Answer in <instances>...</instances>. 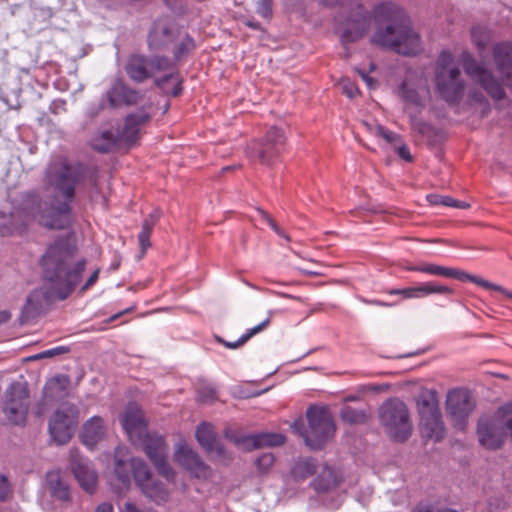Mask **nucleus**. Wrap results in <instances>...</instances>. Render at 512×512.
<instances>
[{
	"instance_id": "e433bc0d",
	"label": "nucleus",
	"mask_w": 512,
	"mask_h": 512,
	"mask_svg": "<svg viewBox=\"0 0 512 512\" xmlns=\"http://www.w3.org/2000/svg\"><path fill=\"white\" fill-rule=\"evenodd\" d=\"M412 270L449 278L451 267L441 266L437 264H424L421 266L414 267L412 268Z\"/></svg>"
},
{
	"instance_id": "13d9d810",
	"label": "nucleus",
	"mask_w": 512,
	"mask_h": 512,
	"mask_svg": "<svg viewBox=\"0 0 512 512\" xmlns=\"http://www.w3.org/2000/svg\"><path fill=\"white\" fill-rule=\"evenodd\" d=\"M279 236L285 237L287 240H289V237L284 234V232L279 228V226L276 224V222L273 219H268L267 223Z\"/></svg>"
},
{
	"instance_id": "f3484780",
	"label": "nucleus",
	"mask_w": 512,
	"mask_h": 512,
	"mask_svg": "<svg viewBox=\"0 0 512 512\" xmlns=\"http://www.w3.org/2000/svg\"><path fill=\"white\" fill-rule=\"evenodd\" d=\"M70 458L73 473L79 484L85 491L92 493L97 484L95 470L90 466L89 461L80 457L77 449L70 450Z\"/></svg>"
},
{
	"instance_id": "423d86ee",
	"label": "nucleus",
	"mask_w": 512,
	"mask_h": 512,
	"mask_svg": "<svg viewBox=\"0 0 512 512\" xmlns=\"http://www.w3.org/2000/svg\"><path fill=\"white\" fill-rule=\"evenodd\" d=\"M434 82L437 95L449 104H458L464 96L465 82L453 54L443 50L435 64Z\"/></svg>"
},
{
	"instance_id": "a211bd4d",
	"label": "nucleus",
	"mask_w": 512,
	"mask_h": 512,
	"mask_svg": "<svg viewBox=\"0 0 512 512\" xmlns=\"http://www.w3.org/2000/svg\"><path fill=\"white\" fill-rule=\"evenodd\" d=\"M454 290L447 286L435 282H424L415 287L404 289H392L389 291L391 295H401L405 299H419L432 294L450 296Z\"/></svg>"
},
{
	"instance_id": "b1692460",
	"label": "nucleus",
	"mask_w": 512,
	"mask_h": 512,
	"mask_svg": "<svg viewBox=\"0 0 512 512\" xmlns=\"http://www.w3.org/2000/svg\"><path fill=\"white\" fill-rule=\"evenodd\" d=\"M172 39V27L168 20L160 19L154 22L149 35L148 45L151 49H159Z\"/></svg>"
},
{
	"instance_id": "6e6d98bb",
	"label": "nucleus",
	"mask_w": 512,
	"mask_h": 512,
	"mask_svg": "<svg viewBox=\"0 0 512 512\" xmlns=\"http://www.w3.org/2000/svg\"><path fill=\"white\" fill-rule=\"evenodd\" d=\"M383 139H385L387 142L393 143L396 142L399 139V136L391 131L384 130V133L380 136Z\"/></svg>"
},
{
	"instance_id": "f257e3e1",
	"label": "nucleus",
	"mask_w": 512,
	"mask_h": 512,
	"mask_svg": "<svg viewBox=\"0 0 512 512\" xmlns=\"http://www.w3.org/2000/svg\"><path fill=\"white\" fill-rule=\"evenodd\" d=\"M46 288L34 290L27 298L25 313L32 316L49 302L65 299L80 282L85 260L75 258V248L66 241L49 246L42 257Z\"/></svg>"
},
{
	"instance_id": "473e14b6",
	"label": "nucleus",
	"mask_w": 512,
	"mask_h": 512,
	"mask_svg": "<svg viewBox=\"0 0 512 512\" xmlns=\"http://www.w3.org/2000/svg\"><path fill=\"white\" fill-rule=\"evenodd\" d=\"M118 141V136L115 137L112 132H103L100 136L94 137L91 141L92 147L99 152H108L111 150Z\"/></svg>"
},
{
	"instance_id": "603ef678",
	"label": "nucleus",
	"mask_w": 512,
	"mask_h": 512,
	"mask_svg": "<svg viewBox=\"0 0 512 512\" xmlns=\"http://www.w3.org/2000/svg\"><path fill=\"white\" fill-rule=\"evenodd\" d=\"M398 155L406 160V161H412V156L410 154V151L407 146L402 145L398 148Z\"/></svg>"
},
{
	"instance_id": "6ab92c4d",
	"label": "nucleus",
	"mask_w": 512,
	"mask_h": 512,
	"mask_svg": "<svg viewBox=\"0 0 512 512\" xmlns=\"http://www.w3.org/2000/svg\"><path fill=\"white\" fill-rule=\"evenodd\" d=\"M149 114L143 110H137L135 113L126 117L122 130L117 134L119 143L126 145L134 144L138 137L141 128L149 121Z\"/></svg>"
},
{
	"instance_id": "5fc2aeb1",
	"label": "nucleus",
	"mask_w": 512,
	"mask_h": 512,
	"mask_svg": "<svg viewBox=\"0 0 512 512\" xmlns=\"http://www.w3.org/2000/svg\"><path fill=\"white\" fill-rule=\"evenodd\" d=\"M360 76L362 77L363 81L367 84V86L370 89H374L377 86V82L374 78L369 77L367 74H365L362 71H359Z\"/></svg>"
},
{
	"instance_id": "8fccbe9b",
	"label": "nucleus",
	"mask_w": 512,
	"mask_h": 512,
	"mask_svg": "<svg viewBox=\"0 0 512 512\" xmlns=\"http://www.w3.org/2000/svg\"><path fill=\"white\" fill-rule=\"evenodd\" d=\"M9 493L10 485L7 478L3 475H0V501L5 500Z\"/></svg>"
},
{
	"instance_id": "aec40b11",
	"label": "nucleus",
	"mask_w": 512,
	"mask_h": 512,
	"mask_svg": "<svg viewBox=\"0 0 512 512\" xmlns=\"http://www.w3.org/2000/svg\"><path fill=\"white\" fill-rule=\"evenodd\" d=\"M284 442L285 437L277 433H264L234 439V443L243 450H252L264 446H278Z\"/></svg>"
},
{
	"instance_id": "4468645a",
	"label": "nucleus",
	"mask_w": 512,
	"mask_h": 512,
	"mask_svg": "<svg viewBox=\"0 0 512 512\" xmlns=\"http://www.w3.org/2000/svg\"><path fill=\"white\" fill-rule=\"evenodd\" d=\"M29 406L28 390L21 384H12L7 391L4 412L14 424L21 425L26 421Z\"/></svg>"
},
{
	"instance_id": "4c0bfd02",
	"label": "nucleus",
	"mask_w": 512,
	"mask_h": 512,
	"mask_svg": "<svg viewBox=\"0 0 512 512\" xmlns=\"http://www.w3.org/2000/svg\"><path fill=\"white\" fill-rule=\"evenodd\" d=\"M471 37L473 43L482 49L490 40V32L486 27L474 26L471 30Z\"/></svg>"
},
{
	"instance_id": "412c9836",
	"label": "nucleus",
	"mask_w": 512,
	"mask_h": 512,
	"mask_svg": "<svg viewBox=\"0 0 512 512\" xmlns=\"http://www.w3.org/2000/svg\"><path fill=\"white\" fill-rule=\"evenodd\" d=\"M106 433L104 421L99 416H93L87 420L82 428L81 438L84 445L93 448L99 441H101Z\"/></svg>"
},
{
	"instance_id": "0eeeda50",
	"label": "nucleus",
	"mask_w": 512,
	"mask_h": 512,
	"mask_svg": "<svg viewBox=\"0 0 512 512\" xmlns=\"http://www.w3.org/2000/svg\"><path fill=\"white\" fill-rule=\"evenodd\" d=\"M307 428L302 429V423L294 422L292 428L298 432L305 444L311 449H321L335 434V424L331 415L321 408L310 407L306 412Z\"/></svg>"
},
{
	"instance_id": "58836bf2",
	"label": "nucleus",
	"mask_w": 512,
	"mask_h": 512,
	"mask_svg": "<svg viewBox=\"0 0 512 512\" xmlns=\"http://www.w3.org/2000/svg\"><path fill=\"white\" fill-rule=\"evenodd\" d=\"M153 231V221H144L142 230L138 235V241L142 252H145L150 247V235Z\"/></svg>"
},
{
	"instance_id": "9d476101",
	"label": "nucleus",
	"mask_w": 512,
	"mask_h": 512,
	"mask_svg": "<svg viewBox=\"0 0 512 512\" xmlns=\"http://www.w3.org/2000/svg\"><path fill=\"white\" fill-rule=\"evenodd\" d=\"M78 424V411L72 405H63L49 418L48 430L57 445H64L72 438Z\"/></svg>"
},
{
	"instance_id": "4be33fe9",
	"label": "nucleus",
	"mask_w": 512,
	"mask_h": 512,
	"mask_svg": "<svg viewBox=\"0 0 512 512\" xmlns=\"http://www.w3.org/2000/svg\"><path fill=\"white\" fill-rule=\"evenodd\" d=\"M196 439L200 446L208 453L217 456L224 455V449L216 438L213 427L208 423H202L196 430Z\"/></svg>"
},
{
	"instance_id": "a878e982",
	"label": "nucleus",
	"mask_w": 512,
	"mask_h": 512,
	"mask_svg": "<svg viewBox=\"0 0 512 512\" xmlns=\"http://www.w3.org/2000/svg\"><path fill=\"white\" fill-rule=\"evenodd\" d=\"M419 417L440 412L437 392L431 389H422L416 398Z\"/></svg>"
},
{
	"instance_id": "680f3d73",
	"label": "nucleus",
	"mask_w": 512,
	"mask_h": 512,
	"mask_svg": "<svg viewBox=\"0 0 512 512\" xmlns=\"http://www.w3.org/2000/svg\"><path fill=\"white\" fill-rule=\"evenodd\" d=\"M368 128L373 134L379 137L382 135V133H384L385 130V128L379 124H376L374 126L369 125Z\"/></svg>"
},
{
	"instance_id": "c03bdc74",
	"label": "nucleus",
	"mask_w": 512,
	"mask_h": 512,
	"mask_svg": "<svg viewBox=\"0 0 512 512\" xmlns=\"http://www.w3.org/2000/svg\"><path fill=\"white\" fill-rule=\"evenodd\" d=\"M194 47V41L190 37L186 36L179 44L175 52V57L177 59H180L181 57L189 53L192 49H194Z\"/></svg>"
},
{
	"instance_id": "ea45409f",
	"label": "nucleus",
	"mask_w": 512,
	"mask_h": 512,
	"mask_svg": "<svg viewBox=\"0 0 512 512\" xmlns=\"http://www.w3.org/2000/svg\"><path fill=\"white\" fill-rule=\"evenodd\" d=\"M263 139L267 142H270L271 144H274L280 149L283 147L285 143L284 132L277 127H271L267 131Z\"/></svg>"
},
{
	"instance_id": "7c9ffc66",
	"label": "nucleus",
	"mask_w": 512,
	"mask_h": 512,
	"mask_svg": "<svg viewBox=\"0 0 512 512\" xmlns=\"http://www.w3.org/2000/svg\"><path fill=\"white\" fill-rule=\"evenodd\" d=\"M121 452V449L116 450L114 460V474L121 485L120 488L127 489L131 483L130 473H132V471L131 467H129V461H124L120 458Z\"/></svg>"
},
{
	"instance_id": "c9c22d12",
	"label": "nucleus",
	"mask_w": 512,
	"mask_h": 512,
	"mask_svg": "<svg viewBox=\"0 0 512 512\" xmlns=\"http://www.w3.org/2000/svg\"><path fill=\"white\" fill-rule=\"evenodd\" d=\"M340 416L344 422L349 424L364 423L368 418L364 410L354 409L350 406L344 407L341 410Z\"/></svg>"
},
{
	"instance_id": "9b49d317",
	"label": "nucleus",
	"mask_w": 512,
	"mask_h": 512,
	"mask_svg": "<svg viewBox=\"0 0 512 512\" xmlns=\"http://www.w3.org/2000/svg\"><path fill=\"white\" fill-rule=\"evenodd\" d=\"M342 7L349 10L351 15L341 25V39L344 43H350L363 37L370 25V16L363 10V3L359 0H343Z\"/></svg>"
},
{
	"instance_id": "6e6552de",
	"label": "nucleus",
	"mask_w": 512,
	"mask_h": 512,
	"mask_svg": "<svg viewBox=\"0 0 512 512\" xmlns=\"http://www.w3.org/2000/svg\"><path fill=\"white\" fill-rule=\"evenodd\" d=\"M380 421L387 434L395 441L407 440L413 430L406 404L399 399H391L380 407Z\"/></svg>"
},
{
	"instance_id": "37998d69",
	"label": "nucleus",
	"mask_w": 512,
	"mask_h": 512,
	"mask_svg": "<svg viewBox=\"0 0 512 512\" xmlns=\"http://www.w3.org/2000/svg\"><path fill=\"white\" fill-rule=\"evenodd\" d=\"M171 62L166 58H153L149 60L151 75L169 69Z\"/></svg>"
},
{
	"instance_id": "69168bd1",
	"label": "nucleus",
	"mask_w": 512,
	"mask_h": 512,
	"mask_svg": "<svg viewBox=\"0 0 512 512\" xmlns=\"http://www.w3.org/2000/svg\"><path fill=\"white\" fill-rule=\"evenodd\" d=\"M172 73H170L169 75L165 76L163 79H157L156 80V83L158 86L160 87H163L165 82L168 80V79H172Z\"/></svg>"
},
{
	"instance_id": "5701e85b",
	"label": "nucleus",
	"mask_w": 512,
	"mask_h": 512,
	"mask_svg": "<svg viewBox=\"0 0 512 512\" xmlns=\"http://www.w3.org/2000/svg\"><path fill=\"white\" fill-rule=\"evenodd\" d=\"M420 432L423 437L440 441L445 435V425L442 421L441 411L420 418Z\"/></svg>"
},
{
	"instance_id": "39448f33",
	"label": "nucleus",
	"mask_w": 512,
	"mask_h": 512,
	"mask_svg": "<svg viewBox=\"0 0 512 512\" xmlns=\"http://www.w3.org/2000/svg\"><path fill=\"white\" fill-rule=\"evenodd\" d=\"M493 60L501 80L496 79L491 71L469 54L463 56V68L474 83L480 85L487 94L498 100L504 96L503 82L512 89V44L499 43L495 45Z\"/></svg>"
},
{
	"instance_id": "4d7b16f0",
	"label": "nucleus",
	"mask_w": 512,
	"mask_h": 512,
	"mask_svg": "<svg viewBox=\"0 0 512 512\" xmlns=\"http://www.w3.org/2000/svg\"><path fill=\"white\" fill-rule=\"evenodd\" d=\"M98 275H99V270H95L91 275L90 277L87 279L86 283L84 284V286L82 287L83 290H86L88 289L89 287H91L98 279Z\"/></svg>"
},
{
	"instance_id": "ddd939ff",
	"label": "nucleus",
	"mask_w": 512,
	"mask_h": 512,
	"mask_svg": "<svg viewBox=\"0 0 512 512\" xmlns=\"http://www.w3.org/2000/svg\"><path fill=\"white\" fill-rule=\"evenodd\" d=\"M475 408V404L466 390L454 389L446 396V411L454 426L464 429L466 420Z\"/></svg>"
},
{
	"instance_id": "864d4df0",
	"label": "nucleus",
	"mask_w": 512,
	"mask_h": 512,
	"mask_svg": "<svg viewBox=\"0 0 512 512\" xmlns=\"http://www.w3.org/2000/svg\"><path fill=\"white\" fill-rule=\"evenodd\" d=\"M490 290H494V291L500 292L504 296H506L507 298L512 300V291L507 290L503 286H500V285L492 283V287H490Z\"/></svg>"
},
{
	"instance_id": "2eb2a0df",
	"label": "nucleus",
	"mask_w": 512,
	"mask_h": 512,
	"mask_svg": "<svg viewBox=\"0 0 512 512\" xmlns=\"http://www.w3.org/2000/svg\"><path fill=\"white\" fill-rule=\"evenodd\" d=\"M177 464L186 469L193 477L207 479L211 475V469L189 446L179 443L174 453Z\"/></svg>"
},
{
	"instance_id": "79ce46f5",
	"label": "nucleus",
	"mask_w": 512,
	"mask_h": 512,
	"mask_svg": "<svg viewBox=\"0 0 512 512\" xmlns=\"http://www.w3.org/2000/svg\"><path fill=\"white\" fill-rule=\"evenodd\" d=\"M216 399V389L211 384H204L198 391V400L202 403H211Z\"/></svg>"
},
{
	"instance_id": "cd10ccee",
	"label": "nucleus",
	"mask_w": 512,
	"mask_h": 512,
	"mask_svg": "<svg viewBox=\"0 0 512 512\" xmlns=\"http://www.w3.org/2000/svg\"><path fill=\"white\" fill-rule=\"evenodd\" d=\"M126 71L130 78L137 82H141L152 76L149 61L139 55H135L130 58Z\"/></svg>"
},
{
	"instance_id": "774afa93",
	"label": "nucleus",
	"mask_w": 512,
	"mask_h": 512,
	"mask_svg": "<svg viewBox=\"0 0 512 512\" xmlns=\"http://www.w3.org/2000/svg\"><path fill=\"white\" fill-rule=\"evenodd\" d=\"M276 294H277L278 296H280V297H284V298H291V299H295V300H300V298H299V297L292 296V295H289V294L279 293V292H277Z\"/></svg>"
},
{
	"instance_id": "49530a36",
	"label": "nucleus",
	"mask_w": 512,
	"mask_h": 512,
	"mask_svg": "<svg viewBox=\"0 0 512 512\" xmlns=\"http://www.w3.org/2000/svg\"><path fill=\"white\" fill-rule=\"evenodd\" d=\"M68 351H69L68 347L59 346V347L45 350V351L35 355L33 358L34 359L50 358V357H54L56 355L67 353Z\"/></svg>"
},
{
	"instance_id": "20e7f679",
	"label": "nucleus",
	"mask_w": 512,
	"mask_h": 512,
	"mask_svg": "<svg viewBox=\"0 0 512 512\" xmlns=\"http://www.w3.org/2000/svg\"><path fill=\"white\" fill-rule=\"evenodd\" d=\"M121 423L132 443L146 453L158 472L167 479H173L175 472L166 462L167 445L162 436L147 431L143 411L136 403L126 407Z\"/></svg>"
},
{
	"instance_id": "f704fd0d",
	"label": "nucleus",
	"mask_w": 512,
	"mask_h": 512,
	"mask_svg": "<svg viewBox=\"0 0 512 512\" xmlns=\"http://www.w3.org/2000/svg\"><path fill=\"white\" fill-rule=\"evenodd\" d=\"M449 278L457 279V280L463 281V282L470 281V282H473L485 289H490V287H492V282H489L481 277L469 274V273H467L461 269H457V268L451 267Z\"/></svg>"
},
{
	"instance_id": "1a4fd4ad",
	"label": "nucleus",
	"mask_w": 512,
	"mask_h": 512,
	"mask_svg": "<svg viewBox=\"0 0 512 512\" xmlns=\"http://www.w3.org/2000/svg\"><path fill=\"white\" fill-rule=\"evenodd\" d=\"M399 94L405 103V111L409 115L411 124L419 133H425L428 125L416 118L415 113L421 111L430 99V90L424 80H405Z\"/></svg>"
},
{
	"instance_id": "09e8293b",
	"label": "nucleus",
	"mask_w": 512,
	"mask_h": 512,
	"mask_svg": "<svg viewBox=\"0 0 512 512\" xmlns=\"http://www.w3.org/2000/svg\"><path fill=\"white\" fill-rule=\"evenodd\" d=\"M273 462V455L268 453L261 455L257 460L258 466L263 470H267L268 468H270L273 465Z\"/></svg>"
},
{
	"instance_id": "dca6fc26",
	"label": "nucleus",
	"mask_w": 512,
	"mask_h": 512,
	"mask_svg": "<svg viewBox=\"0 0 512 512\" xmlns=\"http://www.w3.org/2000/svg\"><path fill=\"white\" fill-rule=\"evenodd\" d=\"M476 434L479 444L488 450H499L506 443L502 430L497 426L491 414L482 416L478 420Z\"/></svg>"
},
{
	"instance_id": "f8f14e48",
	"label": "nucleus",
	"mask_w": 512,
	"mask_h": 512,
	"mask_svg": "<svg viewBox=\"0 0 512 512\" xmlns=\"http://www.w3.org/2000/svg\"><path fill=\"white\" fill-rule=\"evenodd\" d=\"M129 467H131L136 485L145 496L157 503L164 502L167 499V490L160 482L152 478L149 467L142 459L131 458Z\"/></svg>"
},
{
	"instance_id": "e2e57ef3",
	"label": "nucleus",
	"mask_w": 512,
	"mask_h": 512,
	"mask_svg": "<svg viewBox=\"0 0 512 512\" xmlns=\"http://www.w3.org/2000/svg\"><path fill=\"white\" fill-rule=\"evenodd\" d=\"M160 217V213L159 211L155 210L154 212H152L149 217L147 219H145L144 221H153V226L155 225V223L157 222V220L159 219Z\"/></svg>"
},
{
	"instance_id": "72a5a7b5",
	"label": "nucleus",
	"mask_w": 512,
	"mask_h": 512,
	"mask_svg": "<svg viewBox=\"0 0 512 512\" xmlns=\"http://www.w3.org/2000/svg\"><path fill=\"white\" fill-rule=\"evenodd\" d=\"M427 201L431 205H443L447 207H453L458 209H467L470 207V204L464 201L456 200L450 196L439 195V194H429L426 197Z\"/></svg>"
},
{
	"instance_id": "f03ea898",
	"label": "nucleus",
	"mask_w": 512,
	"mask_h": 512,
	"mask_svg": "<svg viewBox=\"0 0 512 512\" xmlns=\"http://www.w3.org/2000/svg\"><path fill=\"white\" fill-rule=\"evenodd\" d=\"M78 182L77 170L65 160L54 161L47 170V192L50 201L42 202L35 195H28L23 202V213L51 229H63L71 220V202Z\"/></svg>"
},
{
	"instance_id": "7ed1b4c3",
	"label": "nucleus",
	"mask_w": 512,
	"mask_h": 512,
	"mask_svg": "<svg viewBox=\"0 0 512 512\" xmlns=\"http://www.w3.org/2000/svg\"><path fill=\"white\" fill-rule=\"evenodd\" d=\"M375 21L385 23L378 27L372 42L405 56L417 55L423 51L420 35L409 24L404 11L393 3H384L374 10Z\"/></svg>"
},
{
	"instance_id": "3c124183",
	"label": "nucleus",
	"mask_w": 512,
	"mask_h": 512,
	"mask_svg": "<svg viewBox=\"0 0 512 512\" xmlns=\"http://www.w3.org/2000/svg\"><path fill=\"white\" fill-rule=\"evenodd\" d=\"M468 98L474 102H482L484 100V94L481 91L470 89L468 92Z\"/></svg>"
},
{
	"instance_id": "338daca9",
	"label": "nucleus",
	"mask_w": 512,
	"mask_h": 512,
	"mask_svg": "<svg viewBox=\"0 0 512 512\" xmlns=\"http://www.w3.org/2000/svg\"><path fill=\"white\" fill-rule=\"evenodd\" d=\"M258 212H259L260 216L263 218V220H265L267 223H268V219H272L269 216V214L267 212H265L264 210L258 209Z\"/></svg>"
},
{
	"instance_id": "393cba45",
	"label": "nucleus",
	"mask_w": 512,
	"mask_h": 512,
	"mask_svg": "<svg viewBox=\"0 0 512 512\" xmlns=\"http://www.w3.org/2000/svg\"><path fill=\"white\" fill-rule=\"evenodd\" d=\"M107 98L112 107L134 104L139 95L136 91L127 88L121 81H115L107 92Z\"/></svg>"
},
{
	"instance_id": "bf43d9fd",
	"label": "nucleus",
	"mask_w": 512,
	"mask_h": 512,
	"mask_svg": "<svg viewBox=\"0 0 512 512\" xmlns=\"http://www.w3.org/2000/svg\"><path fill=\"white\" fill-rule=\"evenodd\" d=\"M120 512H142L132 502L127 501L121 508Z\"/></svg>"
},
{
	"instance_id": "a19ab883",
	"label": "nucleus",
	"mask_w": 512,
	"mask_h": 512,
	"mask_svg": "<svg viewBox=\"0 0 512 512\" xmlns=\"http://www.w3.org/2000/svg\"><path fill=\"white\" fill-rule=\"evenodd\" d=\"M317 472V466L311 459L300 461L295 467V473L301 477H308Z\"/></svg>"
},
{
	"instance_id": "bb28decb",
	"label": "nucleus",
	"mask_w": 512,
	"mask_h": 512,
	"mask_svg": "<svg viewBox=\"0 0 512 512\" xmlns=\"http://www.w3.org/2000/svg\"><path fill=\"white\" fill-rule=\"evenodd\" d=\"M280 151V148L262 139L252 144L249 149V155L263 164H270Z\"/></svg>"
},
{
	"instance_id": "c85d7f7f",
	"label": "nucleus",
	"mask_w": 512,
	"mask_h": 512,
	"mask_svg": "<svg viewBox=\"0 0 512 512\" xmlns=\"http://www.w3.org/2000/svg\"><path fill=\"white\" fill-rule=\"evenodd\" d=\"M340 480V476L333 468L323 466L313 481V486L317 491H329L335 488Z\"/></svg>"
},
{
	"instance_id": "052dcab7",
	"label": "nucleus",
	"mask_w": 512,
	"mask_h": 512,
	"mask_svg": "<svg viewBox=\"0 0 512 512\" xmlns=\"http://www.w3.org/2000/svg\"><path fill=\"white\" fill-rule=\"evenodd\" d=\"M95 512H114V509L112 504L104 502L97 506Z\"/></svg>"
},
{
	"instance_id": "a18cd8bd",
	"label": "nucleus",
	"mask_w": 512,
	"mask_h": 512,
	"mask_svg": "<svg viewBox=\"0 0 512 512\" xmlns=\"http://www.w3.org/2000/svg\"><path fill=\"white\" fill-rule=\"evenodd\" d=\"M339 85L341 86L343 93L351 99L356 97L359 93L358 87L347 78L341 79Z\"/></svg>"
},
{
	"instance_id": "2f4dec72",
	"label": "nucleus",
	"mask_w": 512,
	"mask_h": 512,
	"mask_svg": "<svg viewBox=\"0 0 512 512\" xmlns=\"http://www.w3.org/2000/svg\"><path fill=\"white\" fill-rule=\"evenodd\" d=\"M272 311L268 312V317L262 321L260 324L256 325L255 327L248 330L245 334H243L237 341L234 342H225L222 340H219L222 342L227 348L229 349H236L239 346L243 345L247 340H249L252 336L255 334L261 332L265 327H267L270 323Z\"/></svg>"
},
{
	"instance_id": "c756f323",
	"label": "nucleus",
	"mask_w": 512,
	"mask_h": 512,
	"mask_svg": "<svg viewBox=\"0 0 512 512\" xmlns=\"http://www.w3.org/2000/svg\"><path fill=\"white\" fill-rule=\"evenodd\" d=\"M47 484L53 497L61 501H67L69 499V487L62 479L59 472H49L47 474Z\"/></svg>"
},
{
	"instance_id": "de8ad7c7",
	"label": "nucleus",
	"mask_w": 512,
	"mask_h": 512,
	"mask_svg": "<svg viewBox=\"0 0 512 512\" xmlns=\"http://www.w3.org/2000/svg\"><path fill=\"white\" fill-rule=\"evenodd\" d=\"M257 12L264 18H269L272 14V1L271 0H259L257 6Z\"/></svg>"
},
{
	"instance_id": "0e129e2a",
	"label": "nucleus",
	"mask_w": 512,
	"mask_h": 512,
	"mask_svg": "<svg viewBox=\"0 0 512 512\" xmlns=\"http://www.w3.org/2000/svg\"><path fill=\"white\" fill-rule=\"evenodd\" d=\"M10 319V313L7 311H0V324L7 322Z\"/></svg>"
}]
</instances>
